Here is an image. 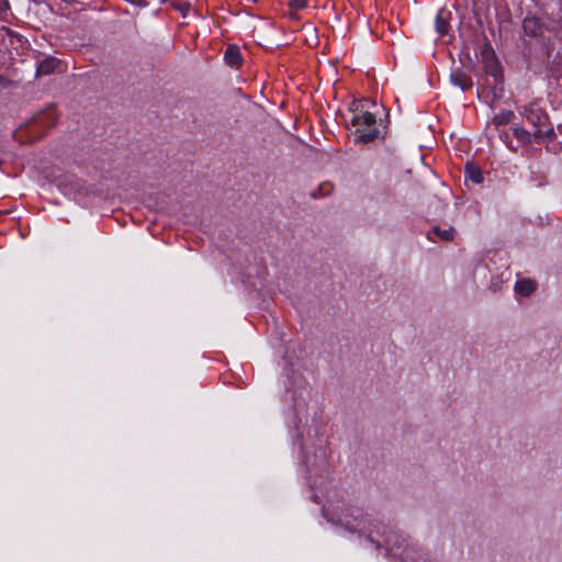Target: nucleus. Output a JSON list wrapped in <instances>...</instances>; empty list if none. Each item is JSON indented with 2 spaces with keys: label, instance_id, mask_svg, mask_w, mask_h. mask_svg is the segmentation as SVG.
<instances>
[{
  "label": "nucleus",
  "instance_id": "1",
  "mask_svg": "<svg viewBox=\"0 0 562 562\" xmlns=\"http://www.w3.org/2000/svg\"><path fill=\"white\" fill-rule=\"evenodd\" d=\"M323 516L331 524L342 527L349 533H357L375 549H384L385 555L398 557L403 562L409 558L408 539L398 530L384 525L381 521L369 520L362 509L350 506L324 505Z\"/></svg>",
  "mask_w": 562,
  "mask_h": 562
},
{
  "label": "nucleus",
  "instance_id": "2",
  "mask_svg": "<svg viewBox=\"0 0 562 562\" xmlns=\"http://www.w3.org/2000/svg\"><path fill=\"white\" fill-rule=\"evenodd\" d=\"M351 124L356 127L355 139L357 143H369L380 135L375 115L369 111L356 112L351 119Z\"/></svg>",
  "mask_w": 562,
  "mask_h": 562
},
{
  "label": "nucleus",
  "instance_id": "3",
  "mask_svg": "<svg viewBox=\"0 0 562 562\" xmlns=\"http://www.w3.org/2000/svg\"><path fill=\"white\" fill-rule=\"evenodd\" d=\"M524 115L535 127L533 137L536 143L544 144L555 136L552 127L543 128L547 125L548 116L540 108L533 105L527 106L524 111Z\"/></svg>",
  "mask_w": 562,
  "mask_h": 562
},
{
  "label": "nucleus",
  "instance_id": "4",
  "mask_svg": "<svg viewBox=\"0 0 562 562\" xmlns=\"http://www.w3.org/2000/svg\"><path fill=\"white\" fill-rule=\"evenodd\" d=\"M296 428H299L296 426ZM300 436L302 437L300 441V448L303 453L311 448H315L318 452V456L322 460L325 457V450L323 448V434H324V425L321 422L315 419L312 420V424L307 426L306 430L297 429Z\"/></svg>",
  "mask_w": 562,
  "mask_h": 562
},
{
  "label": "nucleus",
  "instance_id": "5",
  "mask_svg": "<svg viewBox=\"0 0 562 562\" xmlns=\"http://www.w3.org/2000/svg\"><path fill=\"white\" fill-rule=\"evenodd\" d=\"M522 29L526 35L529 36H543V24L540 19L536 16H527L524 19Z\"/></svg>",
  "mask_w": 562,
  "mask_h": 562
},
{
  "label": "nucleus",
  "instance_id": "6",
  "mask_svg": "<svg viewBox=\"0 0 562 562\" xmlns=\"http://www.w3.org/2000/svg\"><path fill=\"white\" fill-rule=\"evenodd\" d=\"M450 81L462 91H467L472 87V79L461 69H454L451 71Z\"/></svg>",
  "mask_w": 562,
  "mask_h": 562
},
{
  "label": "nucleus",
  "instance_id": "7",
  "mask_svg": "<svg viewBox=\"0 0 562 562\" xmlns=\"http://www.w3.org/2000/svg\"><path fill=\"white\" fill-rule=\"evenodd\" d=\"M60 60L56 57L44 58L36 68L37 76H47L60 67Z\"/></svg>",
  "mask_w": 562,
  "mask_h": 562
},
{
  "label": "nucleus",
  "instance_id": "8",
  "mask_svg": "<svg viewBox=\"0 0 562 562\" xmlns=\"http://www.w3.org/2000/svg\"><path fill=\"white\" fill-rule=\"evenodd\" d=\"M513 131V135L516 137L517 139V144L516 146H518V148L522 145H529L531 144L532 142H535V137H533V133H530L529 131H527L524 126L521 125H515L513 126L512 128Z\"/></svg>",
  "mask_w": 562,
  "mask_h": 562
},
{
  "label": "nucleus",
  "instance_id": "9",
  "mask_svg": "<svg viewBox=\"0 0 562 562\" xmlns=\"http://www.w3.org/2000/svg\"><path fill=\"white\" fill-rule=\"evenodd\" d=\"M432 236H436L439 239L446 240V241L452 240L454 237V228L453 227L440 228L438 226H435L430 232H428V235H427V237L429 239H432L434 238Z\"/></svg>",
  "mask_w": 562,
  "mask_h": 562
},
{
  "label": "nucleus",
  "instance_id": "10",
  "mask_svg": "<svg viewBox=\"0 0 562 562\" xmlns=\"http://www.w3.org/2000/svg\"><path fill=\"white\" fill-rule=\"evenodd\" d=\"M224 59L231 67H237L241 63V54L236 46H228L224 54Z\"/></svg>",
  "mask_w": 562,
  "mask_h": 562
},
{
  "label": "nucleus",
  "instance_id": "11",
  "mask_svg": "<svg viewBox=\"0 0 562 562\" xmlns=\"http://www.w3.org/2000/svg\"><path fill=\"white\" fill-rule=\"evenodd\" d=\"M435 27L439 35H445L448 33L449 23H448V13L445 10H439L436 19H435Z\"/></svg>",
  "mask_w": 562,
  "mask_h": 562
},
{
  "label": "nucleus",
  "instance_id": "12",
  "mask_svg": "<svg viewBox=\"0 0 562 562\" xmlns=\"http://www.w3.org/2000/svg\"><path fill=\"white\" fill-rule=\"evenodd\" d=\"M465 178L470 179L475 184L482 183L484 180L482 170L473 164H467Z\"/></svg>",
  "mask_w": 562,
  "mask_h": 562
},
{
  "label": "nucleus",
  "instance_id": "13",
  "mask_svg": "<svg viewBox=\"0 0 562 562\" xmlns=\"http://www.w3.org/2000/svg\"><path fill=\"white\" fill-rule=\"evenodd\" d=\"M515 290L520 295L528 296L536 290V283L531 280H520L516 282Z\"/></svg>",
  "mask_w": 562,
  "mask_h": 562
},
{
  "label": "nucleus",
  "instance_id": "14",
  "mask_svg": "<svg viewBox=\"0 0 562 562\" xmlns=\"http://www.w3.org/2000/svg\"><path fill=\"white\" fill-rule=\"evenodd\" d=\"M514 116L515 114L512 110H502L494 115L492 123L496 126L505 125L508 124L514 119Z\"/></svg>",
  "mask_w": 562,
  "mask_h": 562
},
{
  "label": "nucleus",
  "instance_id": "15",
  "mask_svg": "<svg viewBox=\"0 0 562 562\" xmlns=\"http://www.w3.org/2000/svg\"><path fill=\"white\" fill-rule=\"evenodd\" d=\"M486 72L493 77L495 85H499L503 81V75L501 67L497 63H488L486 64Z\"/></svg>",
  "mask_w": 562,
  "mask_h": 562
},
{
  "label": "nucleus",
  "instance_id": "16",
  "mask_svg": "<svg viewBox=\"0 0 562 562\" xmlns=\"http://www.w3.org/2000/svg\"><path fill=\"white\" fill-rule=\"evenodd\" d=\"M499 138L507 146V148L510 149L512 151L518 150V146H516L514 144V142L512 140L509 132H502L499 134Z\"/></svg>",
  "mask_w": 562,
  "mask_h": 562
},
{
  "label": "nucleus",
  "instance_id": "17",
  "mask_svg": "<svg viewBox=\"0 0 562 562\" xmlns=\"http://www.w3.org/2000/svg\"><path fill=\"white\" fill-rule=\"evenodd\" d=\"M290 5L296 10L303 9L306 5V0H290Z\"/></svg>",
  "mask_w": 562,
  "mask_h": 562
},
{
  "label": "nucleus",
  "instance_id": "18",
  "mask_svg": "<svg viewBox=\"0 0 562 562\" xmlns=\"http://www.w3.org/2000/svg\"><path fill=\"white\" fill-rule=\"evenodd\" d=\"M8 86L9 80L4 76L0 75V88H7Z\"/></svg>",
  "mask_w": 562,
  "mask_h": 562
},
{
  "label": "nucleus",
  "instance_id": "19",
  "mask_svg": "<svg viewBox=\"0 0 562 562\" xmlns=\"http://www.w3.org/2000/svg\"><path fill=\"white\" fill-rule=\"evenodd\" d=\"M408 548H409V551H408L409 558H408L407 562H413V554L412 553L415 552V548L412 544H409V543H408Z\"/></svg>",
  "mask_w": 562,
  "mask_h": 562
},
{
  "label": "nucleus",
  "instance_id": "20",
  "mask_svg": "<svg viewBox=\"0 0 562 562\" xmlns=\"http://www.w3.org/2000/svg\"><path fill=\"white\" fill-rule=\"evenodd\" d=\"M8 3L5 0H0V9L7 8Z\"/></svg>",
  "mask_w": 562,
  "mask_h": 562
},
{
  "label": "nucleus",
  "instance_id": "21",
  "mask_svg": "<svg viewBox=\"0 0 562 562\" xmlns=\"http://www.w3.org/2000/svg\"><path fill=\"white\" fill-rule=\"evenodd\" d=\"M305 463H306L307 468H310V460L307 457H305Z\"/></svg>",
  "mask_w": 562,
  "mask_h": 562
},
{
  "label": "nucleus",
  "instance_id": "22",
  "mask_svg": "<svg viewBox=\"0 0 562 562\" xmlns=\"http://www.w3.org/2000/svg\"><path fill=\"white\" fill-rule=\"evenodd\" d=\"M248 2L255 3L257 0H247Z\"/></svg>",
  "mask_w": 562,
  "mask_h": 562
},
{
  "label": "nucleus",
  "instance_id": "23",
  "mask_svg": "<svg viewBox=\"0 0 562 562\" xmlns=\"http://www.w3.org/2000/svg\"><path fill=\"white\" fill-rule=\"evenodd\" d=\"M161 2H166L167 0H160Z\"/></svg>",
  "mask_w": 562,
  "mask_h": 562
}]
</instances>
